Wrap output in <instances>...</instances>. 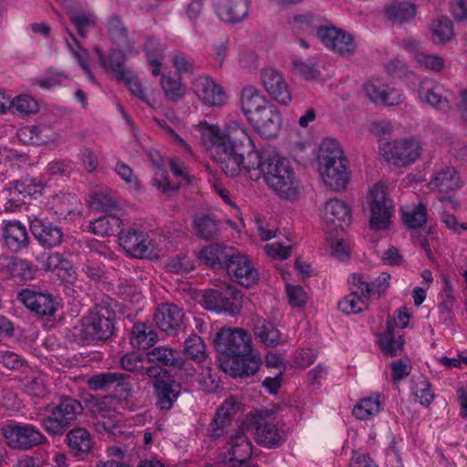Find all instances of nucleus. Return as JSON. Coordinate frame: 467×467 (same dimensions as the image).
Instances as JSON below:
<instances>
[{
	"label": "nucleus",
	"mask_w": 467,
	"mask_h": 467,
	"mask_svg": "<svg viewBox=\"0 0 467 467\" xmlns=\"http://www.w3.org/2000/svg\"><path fill=\"white\" fill-rule=\"evenodd\" d=\"M202 140L227 176L236 177L244 171L252 180L249 166L252 155L258 150L246 128L233 122L222 131L216 126L203 123Z\"/></svg>",
	"instance_id": "f257e3e1"
},
{
	"label": "nucleus",
	"mask_w": 467,
	"mask_h": 467,
	"mask_svg": "<svg viewBox=\"0 0 467 467\" xmlns=\"http://www.w3.org/2000/svg\"><path fill=\"white\" fill-rule=\"evenodd\" d=\"M221 368L232 377L254 375L262 364L254 353L251 335L243 328H221L214 339Z\"/></svg>",
	"instance_id": "f03ea898"
},
{
	"label": "nucleus",
	"mask_w": 467,
	"mask_h": 467,
	"mask_svg": "<svg viewBox=\"0 0 467 467\" xmlns=\"http://www.w3.org/2000/svg\"><path fill=\"white\" fill-rule=\"evenodd\" d=\"M252 158V166L249 167L253 181L263 177L265 183L282 198L296 194L294 171L285 158L270 148L258 150Z\"/></svg>",
	"instance_id": "7ed1b4c3"
},
{
	"label": "nucleus",
	"mask_w": 467,
	"mask_h": 467,
	"mask_svg": "<svg viewBox=\"0 0 467 467\" xmlns=\"http://www.w3.org/2000/svg\"><path fill=\"white\" fill-rule=\"evenodd\" d=\"M390 275L381 273L369 281L368 276L354 273L348 277L350 294L338 302V309L347 314H358L368 306L370 297H380L389 287Z\"/></svg>",
	"instance_id": "20e7f679"
},
{
	"label": "nucleus",
	"mask_w": 467,
	"mask_h": 467,
	"mask_svg": "<svg viewBox=\"0 0 467 467\" xmlns=\"http://www.w3.org/2000/svg\"><path fill=\"white\" fill-rule=\"evenodd\" d=\"M367 204L370 212V227L375 230L387 229L394 213V204L383 183H376L370 188Z\"/></svg>",
	"instance_id": "39448f33"
},
{
	"label": "nucleus",
	"mask_w": 467,
	"mask_h": 467,
	"mask_svg": "<svg viewBox=\"0 0 467 467\" xmlns=\"http://www.w3.org/2000/svg\"><path fill=\"white\" fill-rule=\"evenodd\" d=\"M82 410L81 404L74 399L65 398L43 420L45 430L53 435L62 434Z\"/></svg>",
	"instance_id": "423d86ee"
},
{
	"label": "nucleus",
	"mask_w": 467,
	"mask_h": 467,
	"mask_svg": "<svg viewBox=\"0 0 467 467\" xmlns=\"http://www.w3.org/2000/svg\"><path fill=\"white\" fill-rule=\"evenodd\" d=\"M9 447L28 450L46 441L41 431L32 424H7L2 429Z\"/></svg>",
	"instance_id": "0eeeda50"
},
{
	"label": "nucleus",
	"mask_w": 467,
	"mask_h": 467,
	"mask_svg": "<svg viewBox=\"0 0 467 467\" xmlns=\"http://www.w3.org/2000/svg\"><path fill=\"white\" fill-rule=\"evenodd\" d=\"M421 144L415 138L393 140L385 146L386 160L397 167H404L416 161L421 153Z\"/></svg>",
	"instance_id": "6e6552de"
},
{
	"label": "nucleus",
	"mask_w": 467,
	"mask_h": 467,
	"mask_svg": "<svg viewBox=\"0 0 467 467\" xmlns=\"http://www.w3.org/2000/svg\"><path fill=\"white\" fill-rule=\"evenodd\" d=\"M119 245L126 254L134 258L151 257L153 253V244L149 235L143 231L128 228L119 233Z\"/></svg>",
	"instance_id": "1a4fd4ad"
},
{
	"label": "nucleus",
	"mask_w": 467,
	"mask_h": 467,
	"mask_svg": "<svg viewBox=\"0 0 467 467\" xmlns=\"http://www.w3.org/2000/svg\"><path fill=\"white\" fill-rule=\"evenodd\" d=\"M112 333V321L99 313H90L82 318L79 336L86 344L106 340Z\"/></svg>",
	"instance_id": "9d476101"
},
{
	"label": "nucleus",
	"mask_w": 467,
	"mask_h": 467,
	"mask_svg": "<svg viewBox=\"0 0 467 467\" xmlns=\"http://www.w3.org/2000/svg\"><path fill=\"white\" fill-rule=\"evenodd\" d=\"M37 184L28 177L9 182L2 191L5 210L14 213L25 204V198L36 192Z\"/></svg>",
	"instance_id": "9b49d317"
},
{
	"label": "nucleus",
	"mask_w": 467,
	"mask_h": 467,
	"mask_svg": "<svg viewBox=\"0 0 467 467\" xmlns=\"http://www.w3.org/2000/svg\"><path fill=\"white\" fill-rule=\"evenodd\" d=\"M318 39L327 48L344 57L353 55L357 47L354 38L349 33L335 26L320 28Z\"/></svg>",
	"instance_id": "f8f14e48"
},
{
	"label": "nucleus",
	"mask_w": 467,
	"mask_h": 467,
	"mask_svg": "<svg viewBox=\"0 0 467 467\" xmlns=\"http://www.w3.org/2000/svg\"><path fill=\"white\" fill-rule=\"evenodd\" d=\"M463 185L464 181L454 167L436 164L428 187L432 192L450 194Z\"/></svg>",
	"instance_id": "ddd939ff"
},
{
	"label": "nucleus",
	"mask_w": 467,
	"mask_h": 467,
	"mask_svg": "<svg viewBox=\"0 0 467 467\" xmlns=\"http://www.w3.org/2000/svg\"><path fill=\"white\" fill-rule=\"evenodd\" d=\"M253 446L242 430L233 433L225 446L224 461L230 467L244 465L252 456Z\"/></svg>",
	"instance_id": "4468645a"
},
{
	"label": "nucleus",
	"mask_w": 467,
	"mask_h": 467,
	"mask_svg": "<svg viewBox=\"0 0 467 467\" xmlns=\"http://www.w3.org/2000/svg\"><path fill=\"white\" fill-rule=\"evenodd\" d=\"M363 88L370 101L377 105L392 107L401 104L404 100V95L400 89L379 79L366 82Z\"/></svg>",
	"instance_id": "2eb2a0df"
},
{
	"label": "nucleus",
	"mask_w": 467,
	"mask_h": 467,
	"mask_svg": "<svg viewBox=\"0 0 467 467\" xmlns=\"http://www.w3.org/2000/svg\"><path fill=\"white\" fill-rule=\"evenodd\" d=\"M254 439L256 442L266 448H277L285 441V436L277 429L268 415L259 414L253 417Z\"/></svg>",
	"instance_id": "dca6fc26"
},
{
	"label": "nucleus",
	"mask_w": 467,
	"mask_h": 467,
	"mask_svg": "<svg viewBox=\"0 0 467 467\" xmlns=\"http://www.w3.org/2000/svg\"><path fill=\"white\" fill-rule=\"evenodd\" d=\"M323 222L327 231H343L352 220L351 211L348 205L338 199L327 201L323 209Z\"/></svg>",
	"instance_id": "f3484780"
},
{
	"label": "nucleus",
	"mask_w": 467,
	"mask_h": 467,
	"mask_svg": "<svg viewBox=\"0 0 467 467\" xmlns=\"http://www.w3.org/2000/svg\"><path fill=\"white\" fill-rule=\"evenodd\" d=\"M226 269L235 282L245 287L252 286L259 278L258 271L254 267L251 260L237 249H235L234 257L230 260Z\"/></svg>",
	"instance_id": "a211bd4d"
},
{
	"label": "nucleus",
	"mask_w": 467,
	"mask_h": 467,
	"mask_svg": "<svg viewBox=\"0 0 467 467\" xmlns=\"http://www.w3.org/2000/svg\"><path fill=\"white\" fill-rule=\"evenodd\" d=\"M17 298L26 308L38 316H53L57 310V303L49 293L23 289Z\"/></svg>",
	"instance_id": "6ab92c4d"
},
{
	"label": "nucleus",
	"mask_w": 467,
	"mask_h": 467,
	"mask_svg": "<svg viewBox=\"0 0 467 467\" xmlns=\"http://www.w3.org/2000/svg\"><path fill=\"white\" fill-rule=\"evenodd\" d=\"M47 206L57 220L73 221L80 213L81 202L73 193L59 192L49 198Z\"/></svg>",
	"instance_id": "aec40b11"
},
{
	"label": "nucleus",
	"mask_w": 467,
	"mask_h": 467,
	"mask_svg": "<svg viewBox=\"0 0 467 467\" xmlns=\"http://www.w3.org/2000/svg\"><path fill=\"white\" fill-rule=\"evenodd\" d=\"M418 93L421 102L430 105L436 110L445 113L451 109L449 98L451 92L443 86L426 79L420 82Z\"/></svg>",
	"instance_id": "412c9836"
},
{
	"label": "nucleus",
	"mask_w": 467,
	"mask_h": 467,
	"mask_svg": "<svg viewBox=\"0 0 467 467\" xmlns=\"http://www.w3.org/2000/svg\"><path fill=\"white\" fill-rule=\"evenodd\" d=\"M213 5L221 21L237 24L247 17L251 0H213Z\"/></svg>",
	"instance_id": "4be33fe9"
},
{
	"label": "nucleus",
	"mask_w": 467,
	"mask_h": 467,
	"mask_svg": "<svg viewBox=\"0 0 467 467\" xmlns=\"http://www.w3.org/2000/svg\"><path fill=\"white\" fill-rule=\"evenodd\" d=\"M262 136L275 137L281 126V116L271 103L266 104L257 114L248 119Z\"/></svg>",
	"instance_id": "5701e85b"
},
{
	"label": "nucleus",
	"mask_w": 467,
	"mask_h": 467,
	"mask_svg": "<svg viewBox=\"0 0 467 467\" xmlns=\"http://www.w3.org/2000/svg\"><path fill=\"white\" fill-rule=\"evenodd\" d=\"M261 78L265 90L273 99L283 105L291 102L292 96L288 85L279 71L265 68L262 70Z\"/></svg>",
	"instance_id": "b1692460"
},
{
	"label": "nucleus",
	"mask_w": 467,
	"mask_h": 467,
	"mask_svg": "<svg viewBox=\"0 0 467 467\" xmlns=\"http://www.w3.org/2000/svg\"><path fill=\"white\" fill-rule=\"evenodd\" d=\"M193 91L206 106H222L226 101L222 87L208 77H197L193 81Z\"/></svg>",
	"instance_id": "393cba45"
},
{
	"label": "nucleus",
	"mask_w": 467,
	"mask_h": 467,
	"mask_svg": "<svg viewBox=\"0 0 467 467\" xmlns=\"http://www.w3.org/2000/svg\"><path fill=\"white\" fill-rule=\"evenodd\" d=\"M236 411V400L234 398L226 399L218 408L210 424L209 436L214 440L224 436L232 425V417Z\"/></svg>",
	"instance_id": "a878e982"
},
{
	"label": "nucleus",
	"mask_w": 467,
	"mask_h": 467,
	"mask_svg": "<svg viewBox=\"0 0 467 467\" xmlns=\"http://www.w3.org/2000/svg\"><path fill=\"white\" fill-rule=\"evenodd\" d=\"M182 317V310L174 304H162L154 313L157 327L168 335L176 334L181 329Z\"/></svg>",
	"instance_id": "bb28decb"
},
{
	"label": "nucleus",
	"mask_w": 467,
	"mask_h": 467,
	"mask_svg": "<svg viewBox=\"0 0 467 467\" xmlns=\"http://www.w3.org/2000/svg\"><path fill=\"white\" fill-rule=\"evenodd\" d=\"M30 230L37 242L46 248L58 246L63 239V233L59 227L39 218L31 220Z\"/></svg>",
	"instance_id": "cd10ccee"
},
{
	"label": "nucleus",
	"mask_w": 467,
	"mask_h": 467,
	"mask_svg": "<svg viewBox=\"0 0 467 467\" xmlns=\"http://www.w3.org/2000/svg\"><path fill=\"white\" fill-rule=\"evenodd\" d=\"M319 172L325 184L333 191H342L348 184L349 172L347 160L327 164V166L320 165Z\"/></svg>",
	"instance_id": "c85d7f7f"
},
{
	"label": "nucleus",
	"mask_w": 467,
	"mask_h": 467,
	"mask_svg": "<svg viewBox=\"0 0 467 467\" xmlns=\"http://www.w3.org/2000/svg\"><path fill=\"white\" fill-rule=\"evenodd\" d=\"M235 248L233 246L211 244L200 252V259L214 269H226L230 260L234 257Z\"/></svg>",
	"instance_id": "c756f323"
},
{
	"label": "nucleus",
	"mask_w": 467,
	"mask_h": 467,
	"mask_svg": "<svg viewBox=\"0 0 467 467\" xmlns=\"http://www.w3.org/2000/svg\"><path fill=\"white\" fill-rule=\"evenodd\" d=\"M3 237L5 245L12 252H19L28 245L26 226L18 221H4L2 223Z\"/></svg>",
	"instance_id": "7c9ffc66"
},
{
	"label": "nucleus",
	"mask_w": 467,
	"mask_h": 467,
	"mask_svg": "<svg viewBox=\"0 0 467 467\" xmlns=\"http://www.w3.org/2000/svg\"><path fill=\"white\" fill-rule=\"evenodd\" d=\"M145 358L161 367L182 368L185 364L184 359L176 349L164 346L153 348L145 354Z\"/></svg>",
	"instance_id": "2f4dec72"
},
{
	"label": "nucleus",
	"mask_w": 467,
	"mask_h": 467,
	"mask_svg": "<svg viewBox=\"0 0 467 467\" xmlns=\"http://www.w3.org/2000/svg\"><path fill=\"white\" fill-rule=\"evenodd\" d=\"M323 17L312 13H304L292 16L288 23L292 31L296 35H312L318 36V30L327 27L322 26Z\"/></svg>",
	"instance_id": "473e14b6"
},
{
	"label": "nucleus",
	"mask_w": 467,
	"mask_h": 467,
	"mask_svg": "<svg viewBox=\"0 0 467 467\" xmlns=\"http://www.w3.org/2000/svg\"><path fill=\"white\" fill-rule=\"evenodd\" d=\"M153 386L159 408L165 410H171L180 395L181 385L173 380L156 379Z\"/></svg>",
	"instance_id": "72a5a7b5"
},
{
	"label": "nucleus",
	"mask_w": 467,
	"mask_h": 467,
	"mask_svg": "<svg viewBox=\"0 0 467 467\" xmlns=\"http://www.w3.org/2000/svg\"><path fill=\"white\" fill-rule=\"evenodd\" d=\"M269 102L265 96L254 86L243 88L241 94V107L247 119L258 113Z\"/></svg>",
	"instance_id": "f704fd0d"
},
{
	"label": "nucleus",
	"mask_w": 467,
	"mask_h": 467,
	"mask_svg": "<svg viewBox=\"0 0 467 467\" xmlns=\"http://www.w3.org/2000/svg\"><path fill=\"white\" fill-rule=\"evenodd\" d=\"M70 452L76 457H84L93 446L90 433L83 428L73 429L67 435Z\"/></svg>",
	"instance_id": "c9c22d12"
},
{
	"label": "nucleus",
	"mask_w": 467,
	"mask_h": 467,
	"mask_svg": "<svg viewBox=\"0 0 467 467\" xmlns=\"http://www.w3.org/2000/svg\"><path fill=\"white\" fill-rule=\"evenodd\" d=\"M95 52L102 67L114 72L118 81H124L127 74H130V70L124 67L125 54L119 50H112L106 57L99 47L95 48Z\"/></svg>",
	"instance_id": "e433bc0d"
},
{
	"label": "nucleus",
	"mask_w": 467,
	"mask_h": 467,
	"mask_svg": "<svg viewBox=\"0 0 467 467\" xmlns=\"http://www.w3.org/2000/svg\"><path fill=\"white\" fill-rule=\"evenodd\" d=\"M157 340V332L151 325L139 322L132 327L130 341L135 348H150Z\"/></svg>",
	"instance_id": "4c0bfd02"
},
{
	"label": "nucleus",
	"mask_w": 467,
	"mask_h": 467,
	"mask_svg": "<svg viewBox=\"0 0 467 467\" xmlns=\"http://www.w3.org/2000/svg\"><path fill=\"white\" fill-rule=\"evenodd\" d=\"M254 334L266 347H275L282 342L279 330L270 322L255 317L253 318Z\"/></svg>",
	"instance_id": "58836bf2"
},
{
	"label": "nucleus",
	"mask_w": 467,
	"mask_h": 467,
	"mask_svg": "<svg viewBox=\"0 0 467 467\" xmlns=\"http://www.w3.org/2000/svg\"><path fill=\"white\" fill-rule=\"evenodd\" d=\"M122 225L121 219L112 213H107L104 216H100L94 221L89 223V230L94 234L104 236V235H114L118 234L121 231Z\"/></svg>",
	"instance_id": "ea45409f"
},
{
	"label": "nucleus",
	"mask_w": 467,
	"mask_h": 467,
	"mask_svg": "<svg viewBox=\"0 0 467 467\" xmlns=\"http://www.w3.org/2000/svg\"><path fill=\"white\" fill-rule=\"evenodd\" d=\"M317 160L319 166H327V164H335L339 161L347 159L344 157L339 143L334 139L327 138L320 143Z\"/></svg>",
	"instance_id": "a19ab883"
},
{
	"label": "nucleus",
	"mask_w": 467,
	"mask_h": 467,
	"mask_svg": "<svg viewBox=\"0 0 467 467\" xmlns=\"http://www.w3.org/2000/svg\"><path fill=\"white\" fill-rule=\"evenodd\" d=\"M67 47L71 53V55L76 59L78 66L82 68V70L87 74L88 79L92 83H96L95 77L91 71L90 66L88 62V57L89 56V52L88 49H84L79 46V43L77 41L72 33H68V38H66Z\"/></svg>",
	"instance_id": "79ce46f5"
},
{
	"label": "nucleus",
	"mask_w": 467,
	"mask_h": 467,
	"mask_svg": "<svg viewBox=\"0 0 467 467\" xmlns=\"http://www.w3.org/2000/svg\"><path fill=\"white\" fill-rule=\"evenodd\" d=\"M431 38L435 44H444L452 39V22L447 16H439L431 25Z\"/></svg>",
	"instance_id": "37998d69"
},
{
	"label": "nucleus",
	"mask_w": 467,
	"mask_h": 467,
	"mask_svg": "<svg viewBox=\"0 0 467 467\" xmlns=\"http://www.w3.org/2000/svg\"><path fill=\"white\" fill-rule=\"evenodd\" d=\"M381 410L379 396H370L361 399L352 410L353 415L362 420L370 419L377 415Z\"/></svg>",
	"instance_id": "c03bdc74"
},
{
	"label": "nucleus",
	"mask_w": 467,
	"mask_h": 467,
	"mask_svg": "<svg viewBox=\"0 0 467 467\" xmlns=\"http://www.w3.org/2000/svg\"><path fill=\"white\" fill-rule=\"evenodd\" d=\"M183 353L187 358L199 363L207 358L206 346L202 337L197 335H192L185 339Z\"/></svg>",
	"instance_id": "a18cd8bd"
},
{
	"label": "nucleus",
	"mask_w": 467,
	"mask_h": 467,
	"mask_svg": "<svg viewBox=\"0 0 467 467\" xmlns=\"http://www.w3.org/2000/svg\"><path fill=\"white\" fill-rule=\"evenodd\" d=\"M222 301L220 312L235 316L242 308L243 296L235 287L225 285Z\"/></svg>",
	"instance_id": "49530a36"
},
{
	"label": "nucleus",
	"mask_w": 467,
	"mask_h": 467,
	"mask_svg": "<svg viewBox=\"0 0 467 467\" xmlns=\"http://www.w3.org/2000/svg\"><path fill=\"white\" fill-rule=\"evenodd\" d=\"M402 220L408 228H420L427 222V209L425 205L419 203L415 207H407L406 209H403Z\"/></svg>",
	"instance_id": "de8ad7c7"
},
{
	"label": "nucleus",
	"mask_w": 467,
	"mask_h": 467,
	"mask_svg": "<svg viewBox=\"0 0 467 467\" xmlns=\"http://www.w3.org/2000/svg\"><path fill=\"white\" fill-rule=\"evenodd\" d=\"M119 379V372H103L93 375L88 380V387L91 390H112Z\"/></svg>",
	"instance_id": "09e8293b"
},
{
	"label": "nucleus",
	"mask_w": 467,
	"mask_h": 467,
	"mask_svg": "<svg viewBox=\"0 0 467 467\" xmlns=\"http://www.w3.org/2000/svg\"><path fill=\"white\" fill-rule=\"evenodd\" d=\"M416 14L414 5L410 2H397L386 8L387 16L396 22H404L412 18Z\"/></svg>",
	"instance_id": "8fccbe9b"
},
{
	"label": "nucleus",
	"mask_w": 467,
	"mask_h": 467,
	"mask_svg": "<svg viewBox=\"0 0 467 467\" xmlns=\"http://www.w3.org/2000/svg\"><path fill=\"white\" fill-rule=\"evenodd\" d=\"M105 407V402H99L93 410L96 418V421L93 422V425L96 431L99 433L110 432L115 426V420L112 419V414L110 411L106 410Z\"/></svg>",
	"instance_id": "3c124183"
},
{
	"label": "nucleus",
	"mask_w": 467,
	"mask_h": 467,
	"mask_svg": "<svg viewBox=\"0 0 467 467\" xmlns=\"http://www.w3.org/2000/svg\"><path fill=\"white\" fill-rule=\"evenodd\" d=\"M97 254L107 257L108 249L99 243H96L92 245L91 251L88 254L87 263L83 265L82 269L86 275L92 280L99 279L102 275V270L99 265H91Z\"/></svg>",
	"instance_id": "603ef678"
},
{
	"label": "nucleus",
	"mask_w": 467,
	"mask_h": 467,
	"mask_svg": "<svg viewBox=\"0 0 467 467\" xmlns=\"http://www.w3.org/2000/svg\"><path fill=\"white\" fill-rule=\"evenodd\" d=\"M379 345L385 354L397 356L402 350L404 342L401 336L395 335L391 329H388L380 336Z\"/></svg>",
	"instance_id": "864d4df0"
},
{
	"label": "nucleus",
	"mask_w": 467,
	"mask_h": 467,
	"mask_svg": "<svg viewBox=\"0 0 467 467\" xmlns=\"http://www.w3.org/2000/svg\"><path fill=\"white\" fill-rule=\"evenodd\" d=\"M293 69L301 77L305 78L306 80H316L317 79L321 72L319 70V66L315 58L302 60V59H295L292 62Z\"/></svg>",
	"instance_id": "5fc2aeb1"
},
{
	"label": "nucleus",
	"mask_w": 467,
	"mask_h": 467,
	"mask_svg": "<svg viewBox=\"0 0 467 467\" xmlns=\"http://www.w3.org/2000/svg\"><path fill=\"white\" fill-rule=\"evenodd\" d=\"M161 85L165 97L170 100L177 101L184 96L185 89L179 78L163 75Z\"/></svg>",
	"instance_id": "6e6d98bb"
},
{
	"label": "nucleus",
	"mask_w": 467,
	"mask_h": 467,
	"mask_svg": "<svg viewBox=\"0 0 467 467\" xmlns=\"http://www.w3.org/2000/svg\"><path fill=\"white\" fill-rule=\"evenodd\" d=\"M8 267L14 277L24 281H29L35 277V269L26 260L15 257L10 261Z\"/></svg>",
	"instance_id": "4d7b16f0"
},
{
	"label": "nucleus",
	"mask_w": 467,
	"mask_h": 467,
	"mask_svg": "<svg viewBox=\"0 0 467 467\" xmlns=\"http://www.w3.org/2000/svg\"><path fill=\"white\" fill-rule=\"evenodd\" d=\"M414 59L420 67L436 73L442 71L445 67L444 59L434 54L416 52Z\"/></svg>",
	"instance_id": "13d9d810"
},
{
	"label": "nucleus",
	"mask_w": 467,
	"mask_h": 467,
	"mask_svg": "<svg viewBox=\"0 0 467 467\" xmlns=\"http://www.w3.org/2000/svg\"><path fill=\"white\" fill-rule=\"evenodd\" d=\"M413 393L415 400L424 407L430 406L433 401L434 394L431 389V385L425 378H420L419 381L415 383Z\"/></svg>",
	"instance_id": "bf43d9fd"
},
{
	"label": "nucleus",
	"mask_w": 467,
	"mask_h": 467,
	"mask_svg": "<svg viewBox=\"0 0 467 467\" xmlns=\"http://www.w3.org/2000/svg\"><path fill=\"white\" fill-rule=\"evenodd\" d=\"M145 356L131 351L123 355L120 358V367L137 375H144L143 359Z\"/></svg>",
	"instance_id": "052dcab7"
},
{
	"label": "nucleus",
	"mask_w": 467,
	"mask_h": 467,
	"mask_svg": "<svg viewBox=\"0 0 467 467\" xmlns=\"http://www.w3.org/2000/svg\"><path fill=\"white\" fill-rule=\"evenodd\" d=\"M22 384L25 391L33 397H43L47 392L46 385L42 376H26L22 379Z\"/></svg>",
	"instance_id": "680f3d73"
},
{
	"label": "nucleus",
	"mask_w": 467,
	"mask_h": 467,
	"mask_svg": "<svg viewBox=\"0 0 467 467\" xmlns=\"http://www.w3.org/2000/svg\"><path fill=\"white\" fill-rule=\"evenodd\" d=\"M194 224L200 236L203 239L213 238L217 232L218 227L216 222L208 215H201L194 219Z\"/></svg>",
	"instance_id": "e2e57ef3"
},
{
	"label": "nucleus",
	"mask_w": 467,
	"mask_h": 467,
	"mask_svg": "<svg viewBox=\"0 0 467 467\" xmlns=\"http://www.w3.org/2000/svg\"><path fill=\"white\" fill-rule=\"evenodd\" d=\"M224 285L219 289H208L202 293V306L205 309L220 313Z\"/></svg>",
	"instance_id": "0e129e2a"
},
{
	"label": "nucleus",
	"mask_w": 467,
	"mask_h": 467,
	"mask_svg": "<svg viewBox=\"0 0 467 467\" xmlns=\"http://www.w3.org/2000/svg\"><path fill=\"white\" fill-rule=\"evenodd\" d=\"M70 21L76 26L78 35L86 36L89 26L96 23V16L86 12L72 13L70 15Z\"/></svg>",
	"instance_id": "69168bd1"
},
{
	"label": "nucleus",
	"mask_w": 467,
	"mask_h": 467,
	"mask_svg": "<svg viewBox=\"0 0 467 467\" xmlns=\"http://www.w3.org/2000/svg\"><path fill=\"white\" fill-rule=\"evenodd\" d=\"M89 206L93 209L109 212L117 207V202L103 192H95L89 196Z\"/></svg>",
	"instance_id": "338daca9"
},
{
	"label": "nucleus",
	"mask_w": 467,
	"mask_h": 467,
	"mask_svg": "<svg viewBox=\"0 0 467 467\" xmlns=\"http://www.w3.org/2000/svg\"><path fill=\"white\" fill-rule=\"evenodd\" d=\"M35 140L33 144L45 145L55 142L57 139V133L52 127L47 125H35Z\"/></svg>",
	"instance_id": "774afa93"
}]
</instances>
